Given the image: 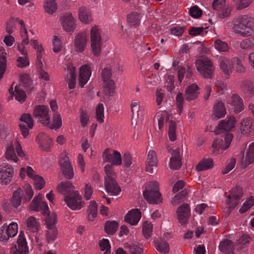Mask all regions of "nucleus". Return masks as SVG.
<instances>
[{
  "mask_svg": "<svg viewBox=\"0 0 254 254\" xmlns=\"http://www.w3.org/2000/svg\"><path fill=\"white\" fill-rule=\"evenodd\" d=\"M219 63L221 71L225 75H230L232 72V69L229 58L225 56H221L219 59Z\"/></svg>",
  "mask_w": 254,
  "mask_h": 254,
  "instance_id": "cd10ccee",
  "label": "nucleus"
},
{
  "mask_svg": "<svg viewBox=\"0 0 254 254\" xmlns=\"http://www.w3.org/2000/svg\"><path fill=\"white\" fill-rule=\"evenodd\" d=\"M240 47L243 49H249L254 47V38L244 39L240 43Z\"/></svg>",
  "mask_w": 254,
  "mask_h": 254,
  "instance_id": "4d7b16f0",
  "label": "nucleus"
},
{
  "mask_svg": "<svg viewBox=\"0 0 254 254\" xmlns=\"http://www.w3.org/2000/svg\"><path fill=\"white\" fill-rule=\"evenodd\" d=\"M242 160L241 165L243 167L246 168L250 164H252L254 161V142H252L249 146V148L246 152V155L244 156V152L241 151Z\"/></svg>",
  "mask_w": 254,
  "mask_h": 254,
  "instance_id": "4468645a",
  "label": "nucleus"
},
{
  "mask_svg": "<svg viewBox=\"0 0 254 254\" xmlns=\"http://www.w3.org/2000/svg\"><path fill=\"white\" fill-rule=\"evenodd\" d=\"M189 192L190 190L187 189H184L173 197L171 201L172 204L175 205L180 203L188 195Z\"/></svg>",
  "mask_w": 254,
  "mask_h": 254,
  "instance_id": "37998d69",
  "label": "nucleus"
},
{
  "mask_svg": "<svg viewBox=\"0 0 254 254\" xmlns=\"http://www.w3.org/2000/svg\"><path fill=\"white\" fill-rule=\"evenodd\" d=\"M229 103L234 107L235 113H240L244 110V104L242 99L237 94H233L228 100Z\"/></svg>",
  "mask_w": 254,
  "mask_h": 254,
  "instance_id": "412c9836",
  "label": "nucleus"
},
{
  "mask_svg": "<svg viewBox=\"0 0 254 254\" xmlns=\"http://www.w3.org/2000/svg\"><path fill=\"white\" fill-rule=\"evenodd\" d=\"M87 37L86 34L84 32L77 33L73 40L74 50L77 53H83L87 47Z\"/></svg>",
  "mask_w": 254,
  "mask_h": 254,
  "instance_id": "1a4fd4ad",
  "label": "nucleus"
},
{
  "mask_svg": "<svg viewBox=\"0 0 254 254\" xmlns=\"http://www.w3.org/2000/svg\"><path fill=\"white\" fill-rule=\"evenodd\" d=\"M112 164L114 165H121L122 163V156L120 152L116 150H113Z\"/></svg>",
  "mask_w": 254,
  "mask_h": 254,
  "instance_id": "6e6d98bb",
  "label": "nucleus"
},
{
  "mask_svg": "<svg viewBox=\"0 0 254 254\" xmlns=\"http://www.w3.org/2000/svg\"><path fill=\"white\" fill-rule=\"evenodd\" d=\"M60 166L62 174L66 179L70 180L73 178V169L68 157H65L61 160Z\"/></svg>",
  "mask_w": 254,
  "mask_h": 254,
  "instance_id": "2eb2a0df",
  "label": "nucleus"
},
{
  "mask_svg": "<svg viewBox=\"0 0 254 254\" xmlns=\"http://www.w3.org/2000/svg\"><path fill=\"white\" fill-rule=\"evenodd\" d=\"M118 227V223L116 221H108L105 224V231L110 235L114 234Z\"/></svg>",
  "mask_w": 254,
  "mask_h": 254,
  "instance_id": "c03bdc74",
  "label": "nucleus"
},
{
  "mask_svg": "<svg viewBox=\"0 0 254 254\" xmlns=\"http://www.w3.org/2000/svg\"><path fill=\"white\" fill-rule=\"evenodd\" d=\"M232 62L234 64L237 71L242 73L245 71L246 68L243 65L242 61L237 57H235L232 59Z\"/></svg>",
  "mask_w": 254,
  "mask_h": 254,
  "instance_id": "bf43d9fd",
  "label": "nucleus"
},
{
  "mask_svg": "<svg viewBox=\"0 0 254 254\" xmlns=\"http://www.w3.org/2000/svg\"><path fill=\"white\" fill-rule=\"evenodd\" d=\"M17 244V246H16L11 249L12 254H27L28 253L27 242L23 234H19Z\"/></svg>",
  "mask_w": 254,
  "mask_h": 254,
  "instance_id": "ddd939ff",
  "label": "nucleus"
},
{
  "mask_svg": "<svg viewBox=\"0 0 254 254\" xmlns=\"http://www.w3.org/2000/svg\"><path fill=\"white\" fill-rule=\"evenodd\" d=\"M153 226L150 223L145 221L142 226V233L144 236L146 238H149L152 233Z\"/></svg>",
  "mask_w": 254,
  "mask_h": 254,
  "instance_id": "8fccbe9b",
  "label": "nucleus"
},
{
  "mask_svg": "<svg viewBox=\"0 0 254 254\" xmlns=\"http://www.w3.org/2000/svg\"><path fill=\"white\" fill-rule=\"evenodd\" d=\"M190 207L187 203H184L178 208L176 211L177 218L182 225H185L188 223L190 215Z\"/></svg>",
  "mask_w": 254,
  "mask_h": 254,
  "instance_id": "9b49d317",
  "label": "nucleus"
},
{
  "mask_svg": "<svg viewBox=\"0 0 254 254\" xmlns=\"http://www.w3.org/2000/svg\"><path fill=\"white\" fill-rule=\"evenodd\" d=\"M6 228L8 230V234L10 237H14L17 233L18 225L16 223H12L8 226L6 225Z\"/></svg>",
  "mask_w": 254,
  "mask_h": 254,
  "instance_id": "e2e57ef3",
  "label": "nucleus"
},
{
  "mask_svg": "<svg viewBox=\"0 0 254 254\" xmlns=\"http://www.w3.org/2000/svg\"><path fill=\"white\" fill-rule=\"evenodd\" d=\"M125 247L129 250V252L131 254H140L143 251L142 248L134 244H125Z\"/></svg>",
  "mask_w": 254,
  "mask_h": 254,
  "instance_id": "13d9d810",
  "label": "nucleus"
},
{
  "mask_svg": "<svg viewBox=\"0 0 254 254\" xmlns=\"http://www.w3.org/2000/svg\"><path fill=\"white\" fill-rule=\"evenodd\" d=\"M5 157L8 161H11L14 162H17L18 158L15 153L13 145H11L6 148Z\"/></svg>",
  "mask_w": 254,
  "mask_h": 254,
  "instance_id": "a19ab883",
  "label": "nucleus"
},
{
  "mask_svg": "<svg viewBox=\"0 0 254 254\" xmlns=\"http://www.w3.org/2000/svg\"><path fill=\"white\" fill-rule=\"evenodd\" d=\"M127 22L131 26H136L139 23V15L137 13H131L127 16Z\"/></svg>",
  "mask_w": 254,
  "mask_h": 254,
  "instance_id": "5fc2aeb1",
  "label": "nucleus"
},
{
  "mask_svg": "<svg viewBox=\"0 0 254 254\" xmlns=\"http://www.w3.org/2000/svg\"><path fill=\"white\" fill-rule=\"evenodd\" d=\"M235 122V118L233 117H230L227 121L226 120H222L216 127L214 132L216 134H220L222 133V130L229 131L234 127Z\"/></svg>",
  "mask_w": 254,
  "mask_h": 254,
  "instance_id": "a211bd4d",
  "label": "nucleus"
},
{
  "mask_svg": "<svg viewBox=\"0 0 254 254\" xmlns=\"http://www.w3.org/2000/svg\"><path fill=\"white\" fill-rule=\"evenodd\" d=\"M156 249L163 254H167L169 251V246L167 242L163 240L154 242Z\"/></svg>",
  "mask_w": 254,
  "mask_h": 254,
  "instance_id": "79ce46f5",
  "label": "nucleus"
},
{
  "mask_svg": "<svg viewBox=\"0 0 254 254\" xmlns=\"http://www.w3.org/2000/svg\"><path fill=\"white\" fill-rule=\"evenodd\" d=\"M176 128V123L172 120L168 121V135L171 141H175L177 138Z\"/></svg>",
  "mask_w": 254,
  "mask_h": 254,
  "instance_id": "4c0bfd02",
  "label": "nucleus"
},
{
  "mask_svg": "<svg viewBox=\"0 0 254 254\" xmlns=\"http://www.w3.org/2000/svg\"><path fill=\"white\" fill-rule=\"evenodd\" d=\"M53 124L48 126L50 129H58L60 128L62 125V118L61 115L58 113L56 112L53 115Z\"/></svg>",
  "mask_w": 254,
  "mask_h": 254,
  "instance_id": "09e8293b",
  "label": "nucleus"
},
{
  "mask_svg": "<svg viewBox=\"0 0 254 254\" xmlns=\"http://www.w3.org/2000/svg\"><path fill=\"white\" fill-rule=\"evenodd\" d=\"M105 187L106 191L112 195H117L121 191L115 178L105 179Z\"/></svg>",
  "mask_w": 254,
  "mask_h": 254,
  "instance_id": "f3484780",
  "label": "nucleus"
},
{
  "mask_svg": "<svg viewBox=\"0 0 254 254\" xmlns=\"http://www.w3.org/2000/svg\"><path fill=\"white\" fill-rule=\"evenodd\" d=\"M45 11L48 14H52L57 9V4L56 0H45L44 4Z\"/></svg>",
  "mask_w": 254,
  "mask_h": 254,
  "instance_id": "c9c22d12",
  "label": "nucleus"
},
{
  "mask_svg": "<svg viewBox=\"0 0 254 254\" xmlns=\"http://www.w3.org/2000/svg\"><path fill=\"white\" fill-rule=\"evenodd\" d=\"M241 87L242 91L247 94H254V85L253 82L249 80H245L242 82Z\"/></svg>",
  "mask_w": 254,
  "mask_h": 254,
  "instance_id": "f704fd0d",
  "label": "nucleus"
},
{
  "mask_svg": "<svg viewBox=\"0 0 254 254\" xmlns=\"http://www.w3.org/2000/svg\"><path fill=\"white\" fill-rule=\"evenodd\" d=\"M66 80L69 89L75 88L76 84V72L74 67H72L68 70Z\"/></svg>",
  "mask_w": 254,
  "mask_h": 254,
  "instance_id": "7c9ffc66",
  "label": "nucleus"
},
{
  "mask_svg": "<svg viewBox=\"0 0 254 254\" xmlns=\"http://www.w3.org/2000/svg\"><path fill=\"white\" fill-rule=\"evenodd\" d=\"M42 213L45 215H47L44 220L47 227H56L57 222V216L55 213L50 214L48 206L46 202H43L42 204Z\"/></svg>",
  "mask_w": 254,
  "mask_h": 254,
  "instance_id": "f8f14e48",
  "label": "nucleus"
},
{
  "mask_svg": "<svg viewBox=\"0 0 254 254\" xmlns=\"http://www.w3.org/2000/svg\"><path fill=\"white\" fill-rule=\"evenodd\" d=\"M81 199L82 197L77 191L70 193L64 198L67 206L72 210L79 209L83 206Z\"/></svg>",
  "mask_w": 254,
  "mask_h": 254,
  "instance_id": "6e6552de",
  "label": "nucleus"
},
{
  "mask_svg": "<svg viewBox=\"0 0 254 254\" xmlns=\"http://www.w3.org/2000/svg\"><path fill=\"white\" fill-rule=\"evenodd\" d=\"M96 118L99 123H102L104 122V106L102 103L99 104L96 107Z\"/></svg>",
  "mask_w": 254,
  "mask_h": 254,
  "instance_id": "864d4df0",
  "label": "nucleus"
},
{
  "mask_svg": "<svg viewBox=\"0 0 254 254\" xmlns=\"http://www.w3.org/2000/svg\"><path fill=\"white\" fill-rule=\"evenodd\" d=\"M240 130L241 133L246 135L254 134V124L249 118L244 119L241 122Z\"/></svg>",
  "mask_w": 254,
  "mask_h": 254,
  "instance_id": "6ab92c4d",
  "label": "nucleus"
},
{
  "mask_svg": "<svg viewBox=\"0 0 254 254\" xmlns=\"http://www.w3.org/2000/svg\"><path fill=\"white\" fill-rule=\"evenodd\" d=\"M42 197V195L39 194L34 198L29 205V209L30 210L34 211L36 212L39 211V206Z\"/></svg>",
  "mask_w": 254,
  "mask_h": 254,
  "instance_id": "a18cd8bd",
  "label": "nucleus"
},
{
  "mask_svg": "<svg viewBox=\"0 0 254 254\" xmlns=\"http://www.w3.org/2000/svg\"><path fill=\"white\" fill-rule=\"evenodd\" d=\"M219 249L221 252L225 254H233L234 253V249L233 242L229 240L226 239L221 242Z\"/></svg>",
  "mask_w": 254,
  "mask_h": 254,
  "instance_id": "c85d7f7f",
  "label": "nucleus"
},
{
  "mask_svg": "<svg viewBox=\"0 0 254 254\" xmlns=\"http://www.w3.org/2000/svg\"><path fill=\"white\" fill-rule=\"evenodd\" d=\"M14 173L11 165L8 164H2L0 165V183L7 185L11 181Z\"/></svg>",
  "mask_w": 254,
  "mask_h": 254,
  "instance_id": "0eeeda50",
  "label": "nucleus"
},
{
  "mask_svg": "<svg viewBox=\"0 0 254 254\" xmlns=\"http://www.w3.org/2000/svg\"><path fill=\"white\" fill-rule=\"evenodd\" d=\"M199 87L194 83L187 87L185 95L186 100L189 101L196 99L199 93Z\"/></svg>",
  "mask_w": 254,
  "mask_h": 254,
  "instance_id": "393cba45",
  "label": "nucleus"
},
{
  "mask_svg": "<svg viewBox=\"0 0 254 254\" xmlns=\"http://www.w3.org/2000/svg\"><path fill=\"white\" fill-rule=\"evenodd\" d=\"M46 238L48 243L54 241L58 235V231L56 227H47Z\"/></svg>",
  "mask_w": 254,
  "mask_h": 254,
  "instance_id": "ea45409f",
  "label": "nucleus"
},
{
  "mask_svg": "<svg viewBox=\"0 0 254 254\" xmlns=\"http://www.w3.org/2000/svg\"><path fill=\"white\" fill-rule=\"evenodd\" d=\"M157 164L158 159L155 151L150 150L148 151L146 161V171L149 173H153L154 172H156Z\"/></svg>",
  "mask_w": 254,
  "mask_h": 254,
  "instance_id": "9d476101",
  "label": "nucleus"
},
{
  "mask_svg": "<svg viewBox=\"0 0 254 254\" xmlns=\"http://www.w3.org/2000/svg\"><path fill=\"white\" fill-rule=\"evenodd\" d=\"M218 16L219 18L224 19L228 17L232 11V8L229 6H224L221 9L219 10Z\"/></svg>",
  "mask_w": 254,
  "mask_h": 254,
  "instance_id": "680f3d73",
  "label": "nucleus"
},
{
  "mask_svg": "<svg viewBox=\"0 0 254 254\" xmlns=\"http://www.w3.org/2000/svg\"><path fill=\"white\" fill-rule=\"evenodd\" d=\"M214 163L211 158L203 159L196 166L197 171H201L212 168Z\"/></svg>",
  "mask_w": 254,
  "mask_h": 254,
  "instance_id": "2f4dec72",
  "label": "nucleus"
},
{
  "mask_svg": "<svg viewBox=\"0 0 254 254\" xmlns=\"http://www.w3.org/2000/svg\"><path fill=\"white\" fill-rule=\"evenodd\" d=\"M233 32L242 37L254 34V18L247 15H240L232 21Z\"/></svg>",
  "mask_w": 254,
  "mask_h": 254,
  "instance_id": "f257e3e1",
  "label": "nucleus"
},
{
  "mask_svg": "<svg viewBox=\"0 0 254 254\" xmlns=\"http://www.w3.org/2000/svg\"><path fill=\"white\" fill-rule=\"evenodd\" d=\"M90 39L92 53L94 56L99 57L101 51L102 37L98 26L95 25L91 28Z\"/></svg>",
  "mask_w": 254,
  "mask_h": 254,
  "instance_id": "20e7f679",
  "label": "nucleus"
},
{
  "mask_svg": "<svg viewBox=\"0 0 254 254\" xmlns=\"http://www.w3.org/2000/svg\"><path fill=\"white\" fill-rule=\"evenodd\" d=\"M141 216V212L139 209H132L126 215L125 220L131 225H135L138 223Z\"/></svg>",
  "mask_w": 254,
  "mask_h": 254,
  "instance_id": "5701e85b",
  "label": "nucleus"
},
{
  "mask_svg": "<svg viewBox=\"0 0 254 254\" xmlns=\"http://www.w3.org/2000/svg\"><path fill=\"white\" fill-rule=\"evenodd\" d=\"M145 199L149 203L158 204L162 202L161 194L159 191L158 184L156 182H151L143 192Z\"/></svg>",
  "mask_w": 254,
  "mask_h": 254,
  "instance_id": "7ed1b4c3",
  "label": "nucleus"
},
{
  "mask_svg": "<svg viewBox=\"0 0 254 254\" xmlns=\"http://www.w3.org/2000/svg\"><path fill=\"white\" fill-rule=\"evenodd\" d=\"M62 25L66 32H71L75 29V19L71 13L67 14L64 17Z\"/></svg>",
  "mask_w": 254,
  "mask_h": 254,
  "instance_id": "a878e982",
  "label": "nucleus"
},
{
  "mask_svg": "<svg viewBox=\"0 0 254 254\" xmlns=\"http://www.w3.org/2000/svg\"><path fill=\"white\" fill-rule=\"evenodd\" d=\"M20 121L25 123L28 128H31L33 126V120L29 114H23L20 118Z\"/></svg>",
  "mask_w": 254,
  "mask_h": 254,
  "instance_id": "052dcab7",
  "label": "nucleus"
},
{
  "mask_svg": "<svg viewBox=\"0 0 254 254\" xmlns=\"http://www.w3.org/2000/svg\"><path fill=\"white\" fill-rule=\"evenodd\" d=\"M233 138V135L230 132H225L221 137L215 138L212 144L213 153L217 152L219 149H227L230 146ZM217 153L216 152V154Z\"/></svg>",
  "mask_w": 254,
  "mask_h": 254,
  "instance_id": "39448f33",
  "label": "nucleus"
},
{
  "mask_svg": "<svg viewBox=\"0 0 254 254\" xmlns=\"http://www.w3.org/2000/svg\"><path fill=\"white\" fill-rule=\"evenodd\" d=\"M195 64L196 69L201 76L208 79L213 77L215 66L210 59L201 56L196 60Z\"/></svg>",
  "mask_w": 254,
  "mask_h": 254,
  "instance_id": "f03ea898",
  "label": "nucleus"
},
{
  "mask_svg": "<svg viewBox=\"0 0 254 254\" xmlns=\"http://www.w3.org/2000/svg\"><path fill=\"white\" fill-rule=\"evenodd\" d=\"M112 75V68L111 65H108L102 69L101 77L104 82L108 81Z\"/></svg>",
  "mask_w": 254,
  "mask_h": 254,
  "instance_id": "3c124183",
  "label": "nucleus"
},
{
  "mask_svg": "<svg viewBox=\"0 0 254 254\" xmlns=\"http://www.w3.org/2000/svg\"><path fill=\"white\" fill-rule=\"evenodd\" d=\"M33 180L34 181V185L37 189L40 190L44 188L45 182L43 177L38 175Z\"/></svg>",
  "mask_w": 254,
  "mask_h": 254,
  "instance_id": "338daca9",
  "label": "nucleus"
},
{
  "mask_svg": "<svg viewBox=\"0 0 254 254\" xmlns=\"http://www.w3.org/2000/svg\"><path fill=\"white\" fill-rule=\"evenodd\" d=\"M6 53L2 48H0V80L3 77V75L6 68Z\"/></svg>",
  "mask_w": 254,
  "mask_h": 254,
  "instance_id": "473e14b6",
  "label": "nucleus"
},
{
  "mask_svg": "<svg viewBox=\"0 0 254 254\" xmlns=\"http://www.w3.org/2000/svg\"><path fill=\"white\" fill-rule=\"evenodd\" d=\"M231 196L233 198H238L240 199V198L243 196V190L241 187H236L234 188L231 192Z\"/></svg>",
  "mask_w": 254,
  "mask_h": 254,
  "instance_id": "774afa93",
  "label": "nucleus"
},
{
  "mask_svg": "<svg viewBox=\"0 0 254 254\" xmlns=\"http://www.w3.org/2000/svg\"><path fill=\"white\" fill-rule=\"evenodd\" d=\"M49 109L44 105L36 106L33 111L34 117L44 126L50 125L51 122Z\"/></svg>",
  "mask_w": 254,
  "mask_h": 254,
  "instance_id": "423d86ee",
  "label": "nucleus"
},
{
  "mask_svg": "<svg viewBox=\"0 0 254 254\" xmlns=\"http://www.w3.org/2000/svg\"><path fill=\"white\" fill-rule=\"evenodd\" d=\"M214 46L216 49L219 52H226L229 50L228 44L220 39H217L215 41Z\"/></svg>",
  "mask_w": 254,
  "mask_h": 254,
  "instance_id": "603ef678",
  "label": "nucleus"
},
{
  "mask_svg": "<svg viewBox=\"0 0 254 254\" xmlns=\"http://www.w3.org/2000/svg\"><path fill=\"white\" fill-rule=\"evenodd\" d=\"M10 238L8 234V230L6 228V225H4L0 229V241L1 242H6Z\"/></svg>",
  "mask_w": 254,
  "mask_h": 254,
  "instance_id": "69168bd1",
  "label": "nucleus"
},
{
  "mask_svg": "<svg viewBox=\"0 0 254 254\" xmlns=\"http://www.w3.org/2000/svg\"><path fill=\"white\" fill-rule=\"evenodd\" d=\"M226 114V110L222 102H218L214 106L212 117L214 119H218L223 117Z\"/></svg>",
  "mask_w": 254,
  "mask_h": 254,
  "instance_id": "c756f323",
  "label": "nucleus"
},
{
  "mask_svg": "<svg viewBox=\"0 0 254 254\" xmlns=\"http://www.w3.org/2000/svg\"><path fill=\"white\" fill-rule=\"evenodd\" d=\"M169 166L171 169L175 170L179 169L182 166L181 158L179 148L173 150L172 157L170 160Z\"/></svg>",
  "mask_w": 254,
  "mask_h": 254,
  "instance_id": "4be33fe9",
  "label": "nucleus"
},
{
  "mask_svg": "<svg viewBox=\"0 0 254 254\" xmlns=\"http://www.w3.org/2000/svg\"><path fill=\"white\" fill-rule=\"evenodd\" d=\"M26 225L28 229L33 232H37L39 229V224L37 219L33 216L28 217L26 221Z\"/></svg>",
  "mask_w": 254,
  "mask_h": 254,
  "instance_id": "e433bc0d",
  "label": "nucleus"
},
{
  "mask_svg": "<svg viewBox=\"0 0 254 254\" xmlns=\"http://www.w3.org/2000/svg\"><path fill=\"white\" fill-rule=\"evenodd\" d=\"M91 74V70L88 65L84 64L80 67L79 75V85L81 87H83L84 85L87 82Z\"/></svg>",
  "mask_w": 254,
  "mask_h": 254,
  "instance_id": "aec40b11",
  "label": "nucleus"
},
{
  "mask_svg": "<svg viewBox=\"0 0 254 254\" xmlns=\"http://www.w3.org/2000/svg\"><path fill=\"white\" fill-rule=\"evenodd\" d=\"M21 87H24L25 90H31L32 87V80L30 76L27 74H21L19 76Z\"/></svg>",
  "mask_w": 254,
  "mask_h": 254,
  "instance_id": "72a5a7b5",
  "label": "nucleus"
},
{
  "mask_svg": "<svg viewBox=\"0 0 254 254\" xmlns=\"http://www.w3.org/2000/svg\"><path fill=\"white\" fill-rule=\"evenodd\" d=\"M10 94L11 99H12L13 95L15 96V99L19 102H23L26 98V95L23 89L21 87V85H16L15 87V90L10 87L8 90Z\"/></svg>",
  "mask_w": 254,
  "mask_h": 254,
  "instance_id": "b1692460",
  "label": "nucleus"
},
{
  "mask_svg": "<svg viewBox=\"0 0 254 254\" xmlns=\"http://www.w3.org/2000/svg\"><path fill=\"white\" fill-rule=\"evenodd\" d=\"M58 191L64 195V197L76 190H74V187L69 181L61 182L57 187Z\"/></svg>",
  "mask_w": 254,
  "mask_h": 254,
  "instance_id": "bb28decb",
  "label": "nucleus"
},
{
  "mask_svg": "<svg viewBox=\"0 0 254 254\" xmlns=\"http://www.w3.org/2000/svg\"><path fill=\"white\" fill-rule=\"evenodd\" d=\"M53 52L55 53L60 52L63 48V43L60 38L56 35H54L52 41Z\"/></svg>",
  "mask_w": 254,
  "mask_h": 254,
  "instance_id": "de8ad7c7",
  "label": "nucleus"
},
{
  "mask_svg": "<svg viewBox=\"0 0 254 254\" xmlns=\"http://www.w3.org/2000/svg\"><path fill=\"white\" fill-rule=\"evenodd\" d=\"M21 189L20 188H19L13 192V195L11 200V203L12 205L14 208H17L21 204Z\"/></svg>",
  "mask_w": 254,
  "mask_h": 254,
  "instance_id": "58836bf2",
  "label": "nucleus"
},
{
  "mask_svg": "<svg viewBox=\"0 0 254 254\" xmlns=\"http://www.w3.org/2000/svg\"><path fill=\"white\" fill-rule=\"evenodd\" d=\"M88 219L90 220H93L94 218L96 216L97 213V206L95 201L90 202V204L88 206Z\"/></svg>",
  "mask_w": 254,
  "mask_h": 254,
  "instance_id": "49530a36",
  "label": "nucleus"
},
{
  "mask_svg": "<svg viewBox=\"0 0 254 254\" xmlns=\"http://www.w3.org/2000/svg\"><path fill=\"white\" fill-rule=\"evenodd\" d=\"M78 16L80 21L85 24L90 23L93 20L91 10L85 6L78 7Z\"/></svg>",
  "mask_w": 254,
  "mask_h": 254,
  "instance_id": "dca6fc26",
  "label": "nucleus"
},
{
  "mask_svg": "<svg viewBox=\"0 0 254 254\" xmlns=\"http://www.w3.org/2000/svg\"><path fill=\"white\" fill-rule=\"evenodd\" d=\"M254 204V199L252 197H250L243 204V206L240 209L239 211L241 213H243L247 211Z\"/></svg>",
  "mask_w": 254,
  "mask_h": 254,
  "instance_id": "0e129e2a",
  "label": "nucleus"
}]
</instances>
